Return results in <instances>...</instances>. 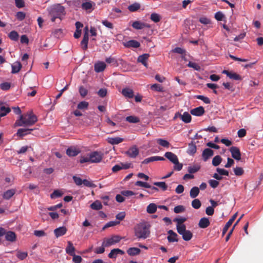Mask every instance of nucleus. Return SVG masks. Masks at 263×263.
Returning a JSON list of instances; mask_svg holds the SVG:
<instances>
[{
    "label": "nucleus",
    "mask_w": 263,
    "mask_h": 263,
    "mask_svg": "<svg viewBox=\"0 0 263 263\" xmlns=\"http://www.w3.org/2000/svg\"><path fill=\"white\" fill-rule=\"evenodd\" d=\"M222 72V73L226 74L227 77L231 79L238 81L242 80L241 76L236 72H230L227 70H223Z\"/></svg>",
    "instance_id": "nucleus-7"
},
{
    "label": "nucleus",
    "mask_w": 263,
    "mask_h": 263,
    "mask_svg": "<svg viewBox=\"0 0 263 263\" xmlns=\"http://www.w3.org/2000/svg\"><path fill=\"white\" fill-rule=\"evenodd\" d=\"M121 239L122 237L118 235H114L111 238L107 239L106 241L103 242V245L105 247H109L119 242Z\"/></svg>",
    "instance_id": "nucleus-6"
},
{
    "label": "nucleus",
    "mask_w": 263,
    "mask_h": 263,
    "mask_svg": "<svg viewBox=\"0 0 263 263\" xmlns=\"http://www.w3.org/2000/svg\"><path fill=\"white\" fill-rule=\"evenodd\" d=\"M187 66L194 68L196 70H200V66L197 63L192 62H189Z\"/></svg>",
    "instance_id": "nucleus-58"
},
{
    "label": "nucleus",
    "mask_w": 263,
    "mask_h": 263,
    "mask_svg": "<svg viewBox=\"0 0 263 263\" xmlns=\"http://www.w3.org/2000/svg\"><path fill=\"white\" fill-rule=\"evenodd\" d=\"M149 57V54L148 53H144L139 55L138 58V62L141 63L145 67H147L148 64L147 61Z\"/></svg>",
    "instance_id": "nucleus-17"
},
{
    "label": "nucleus",
    "mask_w": 263,
    "mask_h": 263,
    "mask_svg": "<svg viewBox=\"0 0 263 263\" xmlns=\"http://www.w3.org/2000/svg\"><path fill=\"white\" fill-rule=\"evenodd\" d=\"M150 224L141 222L137 224L134 228L135 235L138 239H145L150 235Z\"/></svg>",
    "instance_id": "nucleus-1"
},
{
    "label": "nucleus",
    "mask_w": 263,
    "mask_h": 263,
    "mask_svg": "<svg viewBox=\"0 0 263 263\" xmlns=\"http://www.w3.org/2000/svg\"><path fill=\"white\" fill-rule=\"evenodd\" d=\"M107 93V90L105 88H101L98 91V95L101 98H104L106 97Z\"/></svg>",
    "instance_id": "nucleus-55"
},
{
    "label": "nucleus",
    "mask_w": 263,
    "mask_h": 263,
    "mask_svg": "<svg viewBox=\"0 0 263 263\" xmlns=\"http://www.w3.org/2000/svg\"><path fill=\"white\" fill-rule=\"evenodd\" d=\"M140 252L141 250L140 249L135 247L130 248L127 251V253L130 256H135L138 255Z\"/></svg>",
    "instance_id": "nucleus-34"
},
{
    "label": "nucleus",
    "mask_w": 263,
    "mask_h": 263,
    "mask_svg": "<svg viewBox=\"0 0 263 263\" xmlns=\"http://www.w3.org/2000/svg\"><path fill=\"white\" fill-rule=\"evenodd\" d=\"M106 67L104 62H98L94 65L95 70L97 72H101L104 70Z\"/></svg>",
    "instance_id": "nucleus-18"
},
{
    "label": "nucleus",
    "mask_w": 263,
    "mask_h": 263,
    "mask_svg": "<svg viewBox=\"0 0 263 263\" xmlns=\"http://www.w3.org/2000/svg\"><path fill=\"white\" fill-rule=\"evenodd\" d=\"M199 188L197 186L192 187L190 192V195L192 198H195L198 196L199 193Z\"/></svg>",
    "instance_id": "nucleus-35"
},
{
    "label": "nucleus",
    "mask_w": 263,
    "mask_h": 263,
    "mask_svg": "<svg viewBox=\"0 0 263 263\" xmlns=\"http://www.w3.org/2000/svg\"><path fill=\"white\" fill-rule=\"evenodd\" d=\"M67 229L65 227H61L54 230V234L57 238L62 236L67 232Z\"/></svg>",
    "instance_id": "nucleus-12"
},
{
    "label": "nucleus",
    "mask_w": 263,
    "mask_h": 263,
    "mask_svg": "<svg viewBox=\"0 0 263 263\" xmlns=\"http://www.w3.org/2000/svg\"><path fill=\"white\" fill-rule=\"evenodd\" d=\"M71 256L73 257L72 261L74 263H81L82 262V258L81 256L77 255L75 254Z\"/></svg>",
    "instance_id": "nucleus-63"
},
{
    "label": "nucleus",
    "mask_w": 263,
    "mask_h": 263,
    "mask_svg": "<svg viewBox=\"0 0 263 263\" xmlns=\"http://www.w3.org/2000/svg\"><path fill=\"white\" fill-rule=\"evenodd\" d=\"M11 111L9 107H6L3 104H0V116L3 117L6 116Z\"/></svg>",
    "instance_id": "nucleus-32"
},
{
    "label": "nucleus",
    "mask_w": 263,
    "mask_h": 263,
    "mask_svg": "<svg viewBox=\"0 0 263 263\" xmlns=\"http://www.w3.org/2000/svg\"><path fill=\"white\" fill-rule=\"evenodd\" d=\"M62 193L59 190H55L54 192L51 194L50 197L51 198H57L60 197L62 196Z\"/></svg>",
    "instance_id": "nucleus-60"
},
{
    "label": "nucleus",
    "mask_w": 263,
    "mask_h": 263,
    "mask_svg": "<svg viewBox=\"0 0 263 263\" xmlns=\"http://www.w3.org/2000/svg\"><path fill=\"white\" fill-rule=\"evenodd\" d=\"M123 140L124 139L123 138L118 137H109L107 140L108 143L112 145L118 144L123 142Z\"/></svg>",
    "instance_id": "nucleus-26"
},
{
    "label": "nucleus",
    "mask_w": 263,
    "mask_h": 263,
    "mask_svg": "<svg viewBox=\"0 0 263 263\" xmlns=\"http://www.w3.org/2000/svg\"><path fill=\"white\" fill-rule=\"evenodd\" d=\"M197 151L196 146L193 143H190L187 148V152L189 155H193Z\"/></svg>",
    "instance_id": "nucleus-36"
},
{
    "label": "nucleus",
    "mask_w": 263,
    "mask_h": 263,
    "mask_svg": "<svg viewBox=\"0 0 263 263\" xmlns=\"http://www.w3.org/2000/svg\"><path fill=\"white\" fill-rule=\"evenodd\" d=\"M221 161H222L221 157L219 155H217L213 158V159L212 160V164L214 166H217L220 164Z\"/></svg>",
    "instance_id": "nucleus-41"
},
{
    "label": "nucleus",
    "mask_w": 263,
    "mask_h": 263,
    "mask_svg": "<svg viewBox=\"0 0 263 263\" xmlns=\"http://www.w3.org/2000/svg\"><path fill=\"white\" fill-rule=\"evenodd\" d=\"M214 155V152L210 148H207L203 150L202 157L204 161H206Z\"/></svg>",
    "instance_id": "nucleus-11"
},
{
    "label": "nucleus",
    "mask_w": 263,
    "mask_h": 263,
    "mask_svg": "<svg viewBox=\"0 0 263 263\" xmlns=\"http://www.w3.org/2000/svg\"><path fill=\"white\" fill-rule=\"evenodd\" d=\"M16 193L15 189H10L6 191L3 194V198L4 199H10Z\"/></svg>",
    "instance_id": "nucleus-27"
},
{
    "label": "nucleus",
    "mask_w": 263,
    "mask_h": 263,
    "mask_svg": "<svg viewBox=\"0 0 263 263\" xmlns=\"http://www.w3.org/2000/svg\"><path fill=\"white\" fill-rule=\"evenodd\" d=\"M186 220V218L185 217H181L180 218H176L173 221L177 222L176 229L178 230V228H181L182 227H186L185 225L183 223Z\"/></svg>",
    "instance_id": "nucleus-30"
},
{
    "label": "nucleus",
    "mask_w": 263,
    "mask_h": 263,
    "mask_svg": "<svg viewBox=\"0 0 263 263\" xmlns=\"http://www.w3.org/2000/svg\"><path fill=\"white\" fill-rule=\"evenodd\" d=\"M33 130V129L30 128H20L17 130V135L20 137H23L31 133V132Z\"/></svg>",
    "instance_id": "nucleus-28"
},
{
    "label": "nucleus",
    "mask_w": 263,
    "mask_h": 263,
    "mask_svg": "<svg viewBox=\"0 0 263 263\" xmlns=\"http://www.w3.org/2000/svg\"><path fill=\"white\" fill-rule=\"evenodd\" d=\"M79 93L82 97L84 98L87 95L88 90L83 86H81L79 87Z\"/></svg>",
    "instance_id": "nucleus-54"
},
{
    "label": "nucleus",
    "mask_w": 263,
    "mask_h": 263,
    "mask_svg": "<svg viewBox=\"0 0 263 263\" xmlns=\"http://www.w3.org/2000/svg\"><path fill=\"white\" fill-rule=\"evenodd\" d=\"M135 185L138 186H141V187H143L145 188L151 189V190H154L156 192L158 191V189L157 187H154V186H152L148 183L145 182H143L141 181H137V182H136Z\"/></svg>",
    "instance_id": "nucleus-14"
},
{
    "label": "nucleus",
    "mask_w": 263,
    "mask_h": 263,
    "mask_svg": "<svg viewBox=\"0 0 263 263\" xmlns=\"http://www.w3.org/2000/svg\"><path fill=\"white\" fill-rule=\"evenodd\" d=\"M90 207L93 210H99L102 208V205L100 201L96 200L91 204Z\"/></svg>",
    "instance_id": "nucleus-38"
},
{
    "label": "nucleus",
    "mask_w": 263,
    "mask_h": 263,
    "mask_svg": "<svg viewBox=\"0 0 263 263\" xmlns=\"http://www.w3.org/2000/svg\"><path fill=\"white\" fill-rule=\"evenodd\" d=\"M185 208L183 205H179L176 206L174 209V211L175 213H180L184 212Z\"/></svg>",
    "instance_id": "nucleus-59"
},
{
    "label": "nucleus",
    "mask_w": 263,
    "mask_h": 263,
    "mask_svg": "<svg viewBox=\"0 0 263 263\" xmlns=\"http://www.w3.org/2000/svg\"><path fill=\"white\" fill-rule=\"evenodd\" d=\"M16 17L19 21H23L26 17V14L23 12L19 11L17 12Z\"/></svg>",
    "instance_id": "nucleus-64"
},
{
    "label": "nucleus",
    "mask_w": 263,
    "mask_h": 263,
    "mask_svg": "<svg viewBox=\"0 0 263 263\" xmlns=\"http://www.w3.org/2000/svg\"><path fill=\"white\" fill-rule=\"evenodd\" d=\"M120 223V221H109L107 223H106L105 224V225L102 228V230H105L106 229L109 228V227H114V226H117L118 224H119Z\"/></svg>",
    "instance_id": "nucleus-45"
},
{
    "label": "nucleus",
    "mask_w": 263,
    "mask_h": 263,
    "mask_svg": "<svg viewBox=\"0 0 263 263\" xmlns=\"http://www.w3.org/2000/svg\"><path fill=\"white\" fill-rule=\"evenodd\" d=\"M201 203L198 199H195L192 202V206L195 209H198L200 208Z\"/></svg>",
    "instance_id": "nucleus-50"
},
{
    "label": "nucleus",
    "mask_w": 263,
    "mask_h": 263,
    "mask_svg": "<svg viewBox=\"0 0 263 263\" xmlns=\"http://www.w3.org/2000/svg\"><path fill=\"white\" fill-rule=\"evenodd\" d=\"M124 252L120 249H114L111 250L108 254V257L110 258H115L117 257L118 254L123 255Z\"/></svg>",
    "instance_id": "nucleus-22"
},
{
    "label": "nucleus",
    "mask_w": 263,
    "mask_h": 263,
    "mask_svg": "<svg viewBox=\"0 0 263 263\" xmlns=\"http://www.w3.org/2000/svg\"><path fill=\"white\" fill-rule=\"evenodd\" d=\"M196 98L203 101L206 104H210L211 102V101L209 98L203 96L198 95L196 96Z\"/></svg>",
    "instance_id": "nucleus-62"
},
{
    "label": "nucleus",
    "mask_w": 263,
    "mask_h": 263,
    "mask_svg": "<svg viewBox=\"0 0 263 263\" xmlns=\"http://www.w3.org/2000/svg\"><path fill=\"white\" fill-rule=\"evenodd\" d=\"M230 151L231 153L232 157L236 160L241 159V153L238 147L236 146H232Z\"/></svg>",
    "instance_id": "nucleus-8"
},
{
    "label": "nucleus",
    "mask_w": 263,
    "mask_h": 263,
    "mask_svg": "<svg viewBox=\"0 0 263 263\" xmlns=\"http://www.w3.org/2000/svg\"><path fill=\"white\" fill-rule=\"evenodd\" d=\"M123 45L125 47L127 48H138L140 46V44L139 42L134 40L128 41L126 43H124Z\"/></svg>",
    "instance_id": "nucleus-21"
},
{
    "label": "nucleus",
    "mask_w": 263,
    "mask_h": 263,
    "mask_svg": "<svg viewBox=\"0 0 263 263\" xmlns=\"http://www.w3.org/2000/svg\"><path fill=\"white\" fill-rule=\"evenodd\" d=\"M22 68V64L20 62H16L12 65V73H16L20 71Z\"/></svg>",
    "instance_id": "nucleus-33"
},
{
    "label": "nucleus",
    "mask_w": 263,
    "mask_h": 263,
    "mask_svg": "<svg viewBox=\"0 0 263 263\" xmlns=\"http://www.w3.org/2000/svg\"><path fill=\"white\" fill-rule=\"evenodd\" d=\"M132 27L136 29H142L144 28V23L139 21H135L132 24Z\"/></svg>",
    "instance_id": "nucleus-40"
},
{
    "label": "nucleus",
    "mask_w": 263,
    "mask_h": 263,
    "mask_svg": "<svg viewBox=\"0 0 263 263\" xmlns=\"http://www.w3.org/2000/svg\"><path fill=\"white\" fill-rule=\"evenodd\" d=\"M179 117L185 123L191 122L192 117L190 114L187 112H184L182 115H179Z\"/></svg>",
    "instance_id": "nucleus-29"
},
{
    "label": "nucleus",
    "mask_w": 263,
    "mask_h": 263,
    "mask_svg": "<svg viewBox=\"0 0 263 263\" xmlns=\"http://www.w3.org/2000/svg\"><path fill=\"white\" fill-rule=\"evenodd\" d=\"M106 62L108 64H111L113 65L117 66L118 65V62L117 60L113 57H110L109 58H107L105 60Z\"/></svg>",
    "instance_id": "nucleus-52"
},
{
    "label": "nucleus",
    "mask_w": 263,
    "mask_h": 263,
    "mask_svg": "<svg viewBox=\"0 0 263 263\" xmlns=\"http://www.w3.org/2000/svg\"><path fill=\"white\" fill-rule=\"evenodd\" d=\"M210 224V221L207 217L201 218L198 222V227L201 229L206 228Z\"/></svg>",
    "instance_id": "nucleus-16"
},
{
    "label": "nucleus",
    "mask_w": 263,
    "mask_h": 263,
    "mask_svg": "<svg viewBox=\"0 0 263 263\" xmlns=\"http://www.w3.org/2000/svg\"><path fill=\"white\" fill-rule=\"evenodd\" d=\"M168 236L167 237V239L169 242H178V239L177 238V234L174 232L173 230H170L167 232Z\"/></svg>",
    "instance_id": "nucleus-13"
},
{
    "label": "nucleus",
    "mask_w": 263,
    "mask_h": 263,
    "mask_svg": "<svg viewBox=\"0 0 263 263\" xmlns=\"http://www.w3.org/2000/svg\"><path fill=\"white\" fill-rule=\"evenodd\" d=\"M126 121L133 123H137L140 121L138 117L133 116H129L126 118Z\"/></svg>",
    "instance_id": "nucleus-42"
},
{
    "label": "nucleus",
    "mask_w": 263,
    "mask_h": 263,
    "mask_svg": "<svg viewBox=\"0 0 263 263\" xmlns=\"http://www.w3.org/2000/svg\"><path fill=\"white\" fill-rule=\"evenodd\" d=\"M164 156L173 163L178 162V159L177 156L172 152H166Z\"/></svg>",
    "instance_id": "nucleus-23"
},
{
    "label": "nucleus",
    "mask_w": 263,
    "mask_h": 263,
    "mask_svg": "<svg viewBox=\"0 0 263 263\" xmlns=\"http://www.w3.org/2000/svg\"><path fill=\"white\" fill-rule=\"evenodd\" d=\"M154 184L160 187L163 191H166L167 189V185L164 182H155Z\"/></svg>",
    "instance_id": "nucleus-49"
},
{
    "label": "nucleus",
    "mask_w": 263,
    "mask_h": 263,
    "mask_svg": "<svg viewBox=\"0 0 263 263\" xmlns=\"http://www.w3.org/2000/svg\"><path fill=\"white\" fill-rule=\"evenodd\" d=\"M88 105L89 104L87 102L82 101L78 104L77 108L79 109H87Z\"/></svg>",
    "instance_id": "nucleus-53"
},
{
    "label": "nucleus",
    "mask_w": 263,
    "mask_h": 263,
    "mask_svg": "<svg viewBox=\"0 0 263 263\" xmlns=\"http://www.w3.org/2000/svg\"><path fill=\"white\" fill-rule=\"evenodd\" d=\"M177 232L182 236V238L185 241H189L193 237V233L186 229V227H182L178 228Z\"/></svg>",
    "instance_id": "nucleus-4"
},
{
    "label": "nucleus",
    "mask_w": 263,
    "mask_h": 263,
    "mask_svg": "<svg viewBox=\"0 0 263 263\" xmlns=\"http://www.w3.org/2000/svg\"><path fill=\"white\" fill-rule=\"evenodd\" d=\"M234 172L235 175L236 176H241L244 173L243 170L242 169V167H236V168H235L234 169Z\"/></svg>",
    "instance_id": "nucleus-61"
},
{
    "label": "nucleus",
    "mask_w": 263,
    "mask_h": 263,
    "mask_svg": "<svg viewBox=\"0 0 263 263\" xmlns=\"http://www.w3.org/2000/svg\"><path fill=\"white\" fill-rule=\"evenodd\" d=\"M237 215V213H235L233 216L229 220V221L226 223L224 228L222 230V235L223 236L228 231L230 227L232 225L235 219H236Z\"/></svg>",
    "instance_id": "nucleus-9"
},
{
    "label": "nucleus",
    "mask_w": 263,
    "mask_h": 263,
    "mask_svg": "<svg viewBox=\"0 0 263 263\" xmlns=\"http://www.w3.org/2000/svg\"><path fill=\"white\" fill-rule=\"evenodd\" d=\"M165 159L163 157L160 156H152L144 159L142 162V164H148L150 162H154L155 161H163Z\"/></svg>",
    "instance_id": "nucleus-19"
},
{
    "label": "nucleus",
    "mask_w": 263,
    "mask_h": 263,
    "mask_svg": "<svg viewBox=\"0 0 263 263\" xmlns=\"http://www.w3.org/2000/svg\"><path fill=\"white\" fill-rule=\"evenodd\" d=\"M200 168L199 165H195L194 166H189L187 171L190 174H194L198 172L200 170Z\"/></svg>",
    "instance_id": "nucleus-44"
},
{
    "label": "nucleus",
    "mask_w": 263,
    "mask_h": 263,
    "mask_svg": "<svg viewBox=\"0 0 263 263\" xmlns=\"http://www.w3.org/2000/svg\"><path fill=\"white\" fill-rule=\"evenodd\" d=\"M89 156L91 163H99L101 161L103 158V154L98 151L91 152Z\"/></svg>",
    "instance_id": "nucleus-5"
},
{
    "label": "nucleus",
    "mask_w": 263,
    "mask_h": 263,
    "mask_svg": "<svg viewBox=\"0 0 263 263\" xmlns=\"http://www.w3.org/2000/svg\"><path fill=\"white\" fill-rule=\"evenodd\" d=\"M9 37L13 41H16L18 39V34L15 31H12L9 34Z\"/></svg>",
    "instance_id": "nucleus-48"
},
{
    "label": "nucleus",
    "mask_w": 263,
    "mask_h": 263,
    "mask_svg": "<svg viewBox=\"0 0 263 263\" xmlns=\"http://www.w3.org/2000/svg\"><path fill=\"white\" fill-rule=\"evenodd\" d=\"M80 151L74 147H70L66 151V154L69 157H74L78 155Z\"/></svg>",
    "instance_id": "nucleus-24"
},
{
    "label": "nucleus",
    "mask_w": 263,
    "mask_h": 263,
    "mask_svg": "<svg viewBox=\"0 0 263 263\" xmlns=\"http://www.w3.org/2000/svg\"><path fill=\"white\" fill-rule=\"evenodd\" d=\"M204 113V109L202 106H199L191 110V114L194 116H201Z\"/></svg>",
    "instance_id": "nucleus-20"
},
{
    "label": "nucleus",
    "mask_w": 263,
    "mask_h": 263,
    "mask_svg": "<svg viewBox=\"0 0 263 263\" xmlns=\"http://www.w3.org/2000/svg\"><path fill=\"white\" fill-rule=\"evenodd\" d=\"M28 256L27 252H21V251H17L16 256L20 260H23L25 259Z\"/></svg>",
    "instance_id": "nucleus-46"
},
{
    "label": "nucleus",
    "mask_w": 263,
    "mask_h": 263,
    "mask_svg": "<svg viewBox=\"0 0 263 263\" xmlns=\"http://www.w3.org/2000/svg\"><path fill=\"white\" fill-rule=\"evenodd\" d=\"M151 20L155 23L159 22L161 18V16L156 13H153L151 15Z\"/></svg>",
    "instance_id": "nucleus-43"
},
{
    "label": "nucleus",
    "mask_w": 263,
    "mask_h": 263,
    "mask_svg": "<svg viewBox=\"0 0 263 263\" xmlns=\"http://www.w3.org/2000/svg\"><path fill=\"white\" fill-rule=\"evenodd\" d=\"M121 93L123 96L127 98L131 99L134 97L133 89L128 87L123 88L122 90Z\"/></svg>",
    "instance_id": "nucleus-15"
},
{
    "label": "nucleus",
    "mask_w": 263,
    "mask_h": 263,
    "mask_svg": "<svg viewBox=\"0 0 263 263\" xmlns=\"http://www.w3.org/2000/svg\"><path fill=\"white\" fill-rule=\"evenodd\" d=\"M151 88L158 92H163V89L162 87L158 84H154L151 86Z\"/></svg>",
    "instance_id": "nucleus-57"
},
{
    "label": "nucleus",
    "mask_w": 263,
    "mask_h": 263,
    "mask_svg": "<svg viewBox=\"0 0 263 263\" xmlns=\"http://www.w3.org/2000/svg\"><path fill=\"white\" fill-rule=\"evenodd\" d=\"M49 14L52 22H54L56 18L62 20V16L65 15V9L60 4L54 5L48 9Z\"/></svg>",
    "instance_id": "nucleus-3"
},
{
    "label": "nucleus",
    "mask_w": 263,
    "mask_h": 263,
    "mask_svg": "<svg viewBox=\"0 0 263 263\" xmlns=\"http://www.w3.org/2000/svg\"><path fill=\"white\" fill-rule=\"evenodd\" d=\"M157 143L164 147H168L170 146V143L166 140L163 139H157Z\"/></svg>",
    "instance_id": "nucleus-51"
},
{
    "label": "nucleus",
    "mask_w": 263,
    "mask_h": 263,
    "mask_svg": "<svg viewBox=\"0 0 263 263\" xmlns=\"http://www.w3.org/2000/svg\"><path fill=\"white\" fill-rule=\"evenodd\" d=\"M65 250L66 252L70 256L75 254V248L73 247V244L71 241H68V246L66 248Z\"/></svg>",
    "instance_id": "nucleus-31"
},
{
    "label": "nucleus",
    "mask_w": 263,
    "mask_h": 263,
    "mask_svg": "<svg viewBox=\"0 0 263 263\" xmlns=\"http://www.w3.org/2000/svg\"><path fill=\"white\" fill-rule=\"evenodd\" d=\"M126 154L130 157L135 158L139 154V151L136 146H133L130 147L127 152Z\"/></svg>",
    "instance_id": "nucleus-10"
},
{
    "label": "nucleus",
    "mask_w": 263,
    "mask_h": 263,
    "mask_svg": "<svg viewBox=\"0 0 263 263\" xmlns=\"http://www.w3.org/2000/svg\"><path fill=\"white\" fill-rule=\"evenodd\" d=\"M92 5L91 1H86L82 4V8L85 10H88L92 8Z\"/></svg>",
    "instance_id": "nucleus-47"
},
{
    "label": "nucleus",
    "mask_w": 263,
    "mask_h": 263,
    "mask_svg": "<svg viewBox=\"0 0 263 263\" xmlns=\"http://www.w3.org/2000/svg\"><path fill=\"white\" fill-rule=\"evenodd\" d=\"M5 239L6 240L14 242L16 240V236L14 232L12 231H8L7 233L5 232Z\"/></svg>",
    "instance_id": "nucleus-25"
},
{
    "label": "nucleus",
    "mask_w": 263,
    "mask_h": 263,
    "mask_svg": "<svg viewBox=\"0 0 263 263\" xmlns=\"http://www.w3.org/2000/svg\"><path fill=\"white\" fill-rule=\"evenodd\" d=\"M37 121V117L32 111H29L21 115L20 119L16 121L15 124L19 126H29L33 125Z\"/></svg>",
    "instance_id": "nucleus-2"
},
{
    "label": "nucleus",
    "mask_w": 263,
    "mask_h": 263,
    "mask_svg": "<svg viewBox=\"0 0 263 263\" xmlns=\"http://www.w3.org/2000/svg\"><path fill=\"white\" fill-rule=\"evenodd\" d=\"M157 211V205L156 204L152 203H150L146 209V211L149 214H154Z\"/></svg>",
    "instance_id": "nucleus-37"
},
{
    "label": "nucleus",
    "mask_w": 263,
    "mask_h": 263,
    "mask_svg": "<svg viewBox=\"0 0 263 263\" xmlns=\"http://www.w3.org/2000/svg\"><path fill=\"white\" fill-rule=\"evenodd\" d=\"M140 8V4L138 3H135L128 7V9L130 12H135L139 10Z\"/></svg>",
    "instance_id": "nucleus-39"
},
{
    "label": "nucleus",
    "mask_w": 263,
    "mask_h": 263,
    "mask_svg": "<svg viewBox=\"0 0 263 263\" xmlns=\"http://www.w3.org/2000/svg\"><path fill=\"white\" fill-rule=\"evenodd\" d=\"M10 83L9 82H4L0 84V88L3 90H8L10 88Z\"/></svg>",
    "instance_id": "nucleus-56"
}]
</instances>
